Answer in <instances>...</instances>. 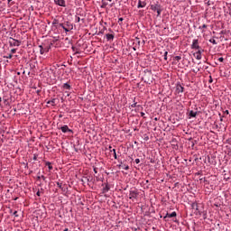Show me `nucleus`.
<instances>
[{"label":"nucleus","mask_w":231,"mask_h":231,"mask_svg":"<svg viewBox=\"0 0 231 231\" xmlns=\"http://www.w3.org/2000/svg\"><path fill=\"white\" fill-rule=\"evenodd\" d=\"M140 38H135L133 40V50L136 51V50H140Z\"/></svg>","instance_id":"nucleus-1"},{"label":"nucleus","mask_w":231,"mask_h":231,"mask_svg":"<svg viewBox=\"0 0 231 231\" xmlns=\"http://www.w3.org/2000/svg\"><path fill=\"white\" fill-rule=\"evenodd\" d=\"M136 198H138V190L131 189L129 192V199H132V201H134Z\"/></svg>","instance_id":"nucleus-2"},{"label":"nucleus","mask_w":231,"mask_h":231,"mask_svg":"<svg viewBox=\"0 0 231 231\" xmlns=\"http://www.w3.org/2000/svg\"><path fill=\"white\" fill-rule=\"evenodd\" d=\"M9 44L10 46H21V41L9 38Z\"/></svg>","instance_id":"nucleus-3"},{"label":"nucleus","mask_w":231,"mask_h":231,"mask_svg":"<svg viewBox=\"0 0 231 231\" xmlns=\"http://www.w3.org/2000/svg\"><path fill=\"white\" fill-rule=\"evenodd\" d=\"M192 50H199V42L198 39H194L191 44Z\"/></svg>","instance_id":"nucleus-4"},{"label":"nucleus","mask_w":231,"mask_h":231,"mask_svg":"<svg viewBox=\"0 0 231 231\" xmlns=\"http://www.w3.org/2000/svg\"><path fill=\"white\" fill-rule=\"evenodd\" d=\"M203 50H199L198 51H196L194 54H193V57H195V59H197V60H201L202 59V56H201V53H203Z\"/></svg>","instance_id":"nucleus-5"},{"label":"nucleus","mask_w":231,"mask_h":231,"mask_svg":"<svg viewBox=\"0 0 231 231\" xmlns=\"http://www.w3.org/2000/svg\"><path fill=\"white\" fill-rule=\"evenodd\" d=\"M55 5L66 8V0H54Z\"/></svg>","instance_id":"nucleus-6"},{"label":"nucleus","mask_w":231,"mask_h":231,"mask_svg":"<svg viewBox=\"0 0 231 231\" xmlns=\"http://www.w3.org/2000/svg\"><path fill=\"white\" fill-rule=\"evenodd\" d=\"M111 189V187L109 186V184H105L104 188L102 189V193L103 194H107V192H109V190Z\"/></svg>","instance_id":"nucleus-7"},{"label":"nucleus","mask_w":231,"mask_h":231,"mask_svg":"<svg viewBox=\"0 0 231 231\" xmlns=\"http://www.w3.org/2000/svg\"><path fill=\"white\" fill-rule=\"evenodd\" d=\"M60 129L62 133H71V129L67 125L61 126Z\"/></svg>","instance_id":"nucleus-8"},{"label":"nucleus","mask_w":231,"mask_h":231,"mask_svg":"<svg viewBox=\"0 0 231 231\" xmlns=\"http://www.w3.org/2000/svg\"><path fill=\"white\" fill-rule=\"evenodd\" d=\"M176 216H178L176 214V211H173L172 213H166V215L164 216V219H167V217H176Z\"/></svg>","instance_id":"nucleus-9"},{"label":"nucleus","mask_w":231,"mask_h":231,"mask_svg":"<svg viewBox=\"0 0 231 231\" xmlns=\"http://www.w3.org/2000/svg\"><path fill=\"white\" fill-rule=\"evenodd\" d=\"M197 116H198V112L197 111L191 110L189 113V118H196Z\"/></svg>","instance_id":"nucleus-10"},{"label":"nucleus","mask_w":231,"mask_h":231,"mask_svg":"<svg viewBox=\"0 0 231 231\" xmlns=\"http://www.w3.org/2000/svg\"><path fill=\"white\" fill-rule=\"evenodd\" d=\"M184 90H185V88H183V86L177 85V87H176V92L177 93H183Z\"/></svg>","instance_id":"nucleus-11"},{"label":"nucleus","mask_w":231,"mask_h":231,"mask_svg":"<svg viewBox=\"0 0 231 231\" xmlns=\"http://www.w3.org/2000/svg\"><path fill=\"white\" fill-rule=\"evenodd\" d=\"M191 208L193 210H196L197 212H199V207L198 206V203L197 202H192L191 203Z\"/></svg>","instance_id":"nucleus-12"},{"label":"nucleus","mask_w":231,"mask_h":231,"mask_svg":"<svg viewBox=\"0 0 231 231\" xmlns=\"http://www.w3.org/2000/svg\"><path fill=\"white\" fill-rule=\"evenodd\" d=\"M159 9H160V5L158 4L151 5V10H152V12H157Z\"/></svg>","instance_id":"nucleus-13"},{"label":"nucleus","mask_w":231,"mask_h":231,"mask_svg":"<svg viewBox=\"0 0 231 231\" xmlns=\"http://www.w3.org/2000/svg\"><path fill=\"white\" fill-rule=\"evenodd\" d=\"M145 5H146L145 2H142V0H139L137 7L138 8H145Z\"/></svg>","instance_id":"nucleus-14"},{"label":"nucleus","mask_w":231,"mask_h":231,"mask_svg":"<svg viewBox=\"0 0 231 231\" xmlns=\"http://www.w3.org/2000/svg\"><path fill=\"white\" fill-rule=\"evenodd\" d=\"M45 165L48 167L49 171H52L53 170V166L51 165V162H45Z\"/></svg>","instance_id":"nucleus-15"},{"label":"nucleus","mask_w":231,"mask_h":231,"mask_svg":"<svg viewBox=\"0 0 231 231\" xmlns=\"http://www.w3.org/2000/svg\"><path fill=\"white\" fill-rule=\"evenodd\" d=\"M106 37L107 41H113L115 39V35L113 34H106Z\"/></svg>","instance_id":"nucleus-16"},{"label":"nucleus","mask_w":231,"mask_h":231,"mask_svg":"<svg viewBox=\"0 0 231 231\" xmlns=\"http://www.w3.org/2000/svg\"><path fill=\"white\" fill-rule=\"evenodd\" d=\"M57 99L53 98L51 100H49L47 101V104H49L50 106H55V102H56Z\"/></svg>","instance_id":"nucleus-17"},{"label":"nucleus","mask_w":231,"mask_h":231,"mask_svg":"<svg viewBox=\"0 0 231 231\" xmlns=\"http://www.w3.org/2000/svg\"><path fill=\"white\" fill-rule=\"evenodd\" d=\"M110 152H113L115 160L118 159V157L116 156V149L110 150Z\"/></svg>","instance_id":"nucleus-18"},{"label":"nucleus","mask_w":231,"mask_h":231,"mask_svg":"<svg viewBox=\"0 0 231 231\" xmlns=\"http://www.w3.org/2000/svg\"><path fill=\"white\" fill-rule=\"evenodd\" d=\"M63 89H71V86L69 83L63 85Z\"/></svg>","instance_id":"nucleus-19"},{"label":"nucleus","mask_w":231,"mask_h":231,"mask_svg":"<svg viewBox=\"0 0 231 231\" xmlns=\"http://www.w3.org/2000/svg\"><path fill=\"white\" fill-rule=\"evenodd\" d=\"M60 26H61V28L64 29V31H65L66 32H69V30L72 29V28H68V27H66L64 24H60Z\"/></svg>","instance_id":"nucleus-20"},{"label":"nucleus","mask_w":231,"mask_h":231,"mask_svg":"<svg viewBox=\"0 0 231 231\" xmlns=\"http://www.w3.org/2000/svg\"><path fill=\"white\" fill-rule=\"evenodd\" d=\"M138 103L136 102V97H134V103L131 105V107H136V105Z\"/></svg>","instance_id":"nucleus-21"},{"label":"nucleus","mask_w":231,"mask_h":231,"mask_svg":"<svg viewBox=\"0 0 231 231\" xmlns=\"http://www.w3.org/2000/svg\"><path fill=\"white\" fill-rule=\"evenodd\" d=\"M40 53L41 55H44V49L42 48V45H40Z\"/></svg>","instance_id":"nucleus-22"},{"label":"nucleus","mask_w":231,"mask_h":231,"mask_svg":"<svg viewBox=\"0 0 231 231\" xmlns=\"http://www.w3.org/2000/svg\"><path fill=\"white\" fill-rule=\"evenodd\" d=\"M122 169H124L125 171H129V166L128 165H122Z\"/></svg>","instance_id":"nucleus-23"},{"label":"nucleus","mask_w":231,"mask_h":231,"mask_svg":"<svg viewBox=\"0 0 231 231\" xmlns=\"http://www.w3.org/2000/svg\"><path fill=\"white\" fill-rule=\"evenodd\" d=\"M209 42H211V44H217L215 39H210Z\"/></svg>","instance_id":"nucleus-24"},{"label":"nucleus","mask_w":231,"mask_h":231,"mask_svg":"<svg viewBox=\"0 0 231 231\" xmlns=\"http://www.w3.org/2000/svg\"><path fill=\"white\" fill-rule=\"evenodd\" d=\"M124 21V18L123 17H120V18H118V23L120 24V25H122V22Z\"/></svg>","instance_id":"nucleus-25"},{"label":"nucleus","mask_w":231,"mask_h":231,"mask_svg":"<svg viewBox=\"0 0 231 231\" xmlns=\"http://www.w3.org/2000/svg\"><path fill=\"white\" fill-rule=\"evenodd\" d=\"M156 13H157V15H158V16H160V15L162 14V9H161V8H159V10H158V11H156Z\"/></svg>","instance_id":"nucleus-26"},{"label":"nucleus","mask_w":231,"mask_h":231,"mask_svg":"<svg viewBox=\"0 0 231 231\" xmlns=\"http://www.w3.org/2000/svg\"><path fill=\"white\" fill-rule=\"evenodd\" d=\"M203 28H207V24H203L202 26H199V30H203Z\"/></svg>","instance_id":"nucleus-27"},{"label":"nucleus","mask_w":231,"mask_h":231,"mask_svg":"<svg viewBox=\"0 0 231 231\" xmlns=\"http://www.w3.org/2000/svg\"><path fill=\"white\" fill-rule=\"evenodd\" d=\"M13 215H14V217H19V215L17 214V211H14Z\"/></svg>","instance_id":"nucleus-28"},{"label":"nucleus","mask_w":231,"mask_h":231,"mask_svg":"<svg viewBox=\"0 0 231 231\" xmlns=\"http://www.w3.org/2000/svg\"><path fill=\"white\" fill-rule=\"evenodd\" d=\"M175 60H181V56H175Z\"/></svg>","instance_id":"nucleus-29"},{"label":"nucleus","mask_w":231,"mask_h":231,"mask_svg":"<svg viewBox=\"0 0 231 231\" xmlns=\"http://www.w3.org/2000/svg\"><path fill=\"white\" fill-rule=\"evenodd\" d=\"M13 55L12 54H9L7 56H5V59H12Z\"/></svg>","instance_id":"nucleus-30"},{"label":"nucleus","mask_w":231,"mask_h":231,"mask_svg":"<svg viewBox=\"0 0 231 231\" xmlns=\"http://www.w3.org/2000/svg\"><path fill=\"white\" fill-rule=\"evenodd\" d=\"M169 52L165 51L164 52V60H167V55H168Z\"/></svg>","instance_id":"nucleus-31"},{"label":"nucleus","mask_w":231,"mask_h":231,"mask_svg":"<svg viewBox=\"0 0 231 231\" xmlns=\"http://www.w3.org/2000/svg\"><path fill=\"white\" fill-rule=\"evenodd\" d=\"M223 60H225V59H223V57L218 58L219 62H223Z\"/></svg>","instance_id":"nucleus-32"},{"label":"nucleus","mask_w":231,"mask_h":231,"mask_svg":"<svg viewBox=\"0 0 231 231\" xmlns=\"http://www.w3.org/2000/svg\"><path fill=\"white\" fill-rule=\"evenodd\" d=\"M57 185L60 189H62V184H60V182H58Z\"/></svg>","instance_id":"nucleus-33"},{"label":"nucleus","mask_w":231,"mask_h":231,"mask_svg":"<svg viewBox=\"0 0 231 231\" xmlns=\"http://www.w3.org/2000/svg\"><path fill=\"white\" fill-rule=\"evenodd\" d=\"M76 21H77V23H80V17L78 16V17L76 18Z\"/></svg>","instance_id":"nucleus-34"},{"label":"nucleus","mask_w":231,"mask_h":231,"mask_svg":"<svg viewBox=\"0 0 231 231\" xmlns=\"http://www.w3.org/2000/svg\"><path fill=\"white\" fill-rule=\"evenodd\" d=\"M224 115H229L228 110L224 111Z\"/></svg>","instance_id":"nucleus-35"},{"label":"nucleus","mask_w":231,"mask_h":231,"mask_svg":"<svg viewBox=\"0 0 231 231\" xmlns=\"http://www.w3.org/2000/svg\"><path fill=\"white\" fill-rule=\"evenodd\" d=\"M135 163H140V159H135Z\"/></svg>","instance_id":"nucleus-36"},{"label":"nucleus","mask_w":231,"mask_h":231,"mask_svg":"<svg viewBox=\"0 0 231 231\" xmlns=\"http://www.w3.org/2000/svg\"><path fill=\"white\" fill-rule=\"evenodd\" d=\"M15 51H16V50H15V49H13V50L11 51V53H15Z\"/></svg>","instance_id":"nucleus-37"},{"label":"nucleus","mask_w":231,"mask_h":231,"mask_svg":"<svg viewBox=\"0 0 231 231\" xmlns=\"http://www.w3.org/2000/svg\"><path fill=\"white\" fill-rule=\"evenodd\" d=\"M141 116H145V113L141 112Z\"/></svg>","instance_id":"nucleus-38"},{"label":"nucleus","mask_w":231,"mask_h":231,"mask_svg":"<svg viewBox=\"0 0 231 231\" xmlns=\"http://www.w3.org/2000/svg\"><path fill=\"white\" fill-rule=\"evenodd\" d=\"M41 178H42L43 180H46V177H44V175H42Z\"/></svg>","instance_id":"nucleus-39"},{"label":"nucleus","mask_w":231,"mask_h":231,"mask_svg":"<svg viewBox=\"0 0 231 231\" xmlns=\"http://www.w3.org/2000/svg\"><path fill=\"white\" fill-rule=\"evenodd\" d=\"M37 196H41V192L40 191H37Z\"/></svg>","instance_id":"nucleus-40"},{"label":"nucleus","mask_w":231,"mask_h":231,"mask_svg":"<svg viewBox=\"0 0 231 231\" xmlns=\"http://www.w3.org/2000/svg\"><path fill=\"white\" fill-rule=\"evenodd\" d=\"M63 231H69V229H68V228H65Z\"/></svg>","instance_id":"nucleus-41"},{"label":"nucleus","mask_w":231,"mask_h":231,"mask_svg":"<svg viewBox=\"0 0 231 231\" xmlns=\"http://www.w3.org/2000/svg\"><path fill=\"white\" fill-rule=\"evenodd\" d=\"M8 1V3H12V0H7Z\"/></svg>","instance_id":"nucleus-42"},{"label":"nucleus","mask_w":231,"mask_h":231,"mask_svg":"<svg viewBox=\"0 0 231 231\" xmlns=\"http://www.w3.org/2000/svg\"><path fill=\"white\" fill-rule=\"evenodd\" d=\"M94 172H96V173H97V169H94Z\"/></svg>","instance_id":"nucleus-43"},{"label":"nucleus","mask_w":231,"mask_h":231,"mask_svg":"<svg viewBox=\"0 0 231 231\" xmlns=\"http://www.w3.org/2000/svg\"><path fill=\"white\" fill-rule=\"evenodd\" d=\"M2 102V99H1V97H0V103ZM0 106H1V104H0Z\"/></svg>","instance_id":"nucleus-44"},{"label":"nucleus","mask_w":231,"mask_h":231,"mask_svg":"<svg viewBox=\"0 0 231 231\" xmlns=\"http://www.w3.org/2000/svg\"><path fill=\"white\" fill-rule=\"evenodd\" d=\"M111 149H112V147H111V146H109V150H110V151H112Z\"/></svg>","instance_id":"nucleus-45"},{"label":"nucleus","mask_w":231,"mask_h":231,"mask_svg":"<svg viewBox=\"0 0 231 231\" xmlns=\"http://www.w3.org/2000/svg\"><path fill=\"white\" fill-rule=\"evenodd\" d=\"M33 160H37V157H34Z\"/></svg>","instance_id":"nucleus-46"},{"label":"nucleus","mask_w":231,"mask_h":231,"mask_svg":"<svg viewBox=\"0 0 231 231\" xmlns=\"http://www.w3.org/2000/svg\"><path fill=\"white\" fill-rule=\"evenodd\" d=\"M107 1H109V3H111V1H113V0H107Z\"/></svg>","instance_id":"nucleus-47"},{"label":"nucleus","mask_w":231,"mask_h":231,"mask_svg":"<svg viewBox=\"0 0 231 231\" xmlns=\"http://www.w3.org/2000/svg\"><path fill=\"white\" fill-rule=\"evenodd\" d=\"M209 82H212V79H210Z\"/></svg>","instance_id":"nucleus-48"}]
</instances>
